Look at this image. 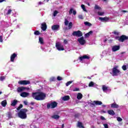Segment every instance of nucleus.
Masks as SVG:
<instances>
[{"instance_id":"nucleus-1","label":"nucleus","mask_w":128,"mask_h":128,"mask_svg":"<svg viewBox=\"0 0 128 128\" xmlns=\"http://www.w3.org/2000/svg\"><path fill=\"white\" fill-rule=\"evenodd\" d=\"M32 96L34 100H44L46 98V95L44 92H32Z\"/></svg>"},{"instance_id":"nucleus-2","label":"nucleus","mask_w":128,"mask_h":128,"mask_svg":"<svg viewBox=\"0 0 128 128\" xmlns=\"http://www.w3.org/2000/svg\"><path fill=\"white\" fill-rule=\"evenodd\" d=\"M28 112V110L26 108H24L19 111L18 112V116L22 120H26L28 118L26 112Z\"/></svg>"},{"instance_id":"nucleus-3","label":"nucleus","mask_w":128,"mask_h":128,"mask_svg":"<svg viewBox=\"0 0 128 128\" xmlns=\"http://www.w3.org/2000/svg\"><path fill=\"white\" fill-rule=\"evenodd\" d=\"M115 40H118V42H124V40H128V36H126V35H122L120 36H116L115 37Z\"/></svg>"},{"instance_id":"nucleus-4","label":"nucleus","mask_w":128,"mask_h":128,"mask_svg":"<svg viewBox=\"0 0 128 128\" xmlns=\"http://www.w3.org/2000/svg\"><path fill=\"white\" fill-rule=\"evenodd\" d=\"M58 106V102L54 101L50 103L47 104V108L50 110V108H56Z\"/></svg>"},{"instance_id":"nucleus-5","label":"nucleus","mask_w":128,"mask_h":128,"mask_svg":"<svg viewBox=\"0 0 128 128\" xmlns=\"http://www.w3.org/2000/svg\"><path fill=\"white\" fill-rule=\"evenodd\" d=\"M18 84H20L21 86H26V84H30V80H20L18 82Z\"/></svg>"},{"instance_id":"nucleus-6","label":"nucleus","mask_w":128,"mask_h":128,"mask_svg":"<svg viewBox=\"0 0 128 128\" xmlns=\"http://www.w3.org/2000/svg\"><path fill=\"white\" fill-rule=\"evenodd\" d=\"M74 36H78V38L80 36H82V32L80 30L78 31H74L72 34Z\"/></svg>"},{"instance_id":"nucleus-7","label":"nucleus","mask_w":128,"mask_h":128,"mask_svg":"<svg viewBox=\"0 0 128 128\" xmlns=\"http://www.w3.org/2000/svg\"><path fill=\"white\" fill-rule=\"evenodd\" d=\"M56 47L58 50H64V46L62 45L60 43H56Z\"/></svg>"},{"instance_id":"nucleus-8","label":"nucleus","mask_w":128,"mask_h":128,"mask_svg":"<svg viewBox=\"0 0 128 128\" xmlns=\"http://www.w3.org/2000/svg\"><path fill=\"white\" fill-rule=\"evenodd\" d=\"M113 76H116L118 74H120V71L118 69V67H114L112 68Z\"/></svg>"},{"instance_id":"nucleus-9","label":"nucleus","mask_w":128,"mask_h":128,"mask_svg":"<svg viewBox=\"0 0 128 128\" xmlns=\"http://www.w3.org/2000/svg\"><path fill=\"white\" fill-rule=\"evenodd\" d=\"M78 40L79 44H82V46H84V44L86 42L84 36H82L81 38H78Z\"/></svg>"},{"instance_id":"nucleus-10","label":"nucleus","mask_w":128,"mask_h":128,"mask_svg":"<svg viewBox=\"0 0 128 128\" xmlns=\"http://www.w3.org/2000/svg\"><path fill=\"white\" fill-rule=\"evenodd\" d=\"M18 56V54L16 53H14L10 56V62H14V58H16Z\"/></svg>"},{"instance_id":"nucleus-11","label":"nucleus","mask_w":128,"mask_h":128,"mask_svg":"<svg viewBox=\"0 0 128 128\" xmlns=\"http://www.w3.org/2000/svg\"><path fill=\"white\" fill-rule=\"evenodd\" d=\"M60 29V25L58 24H54L52 26V30H58Z\"/></svg>"},{"instance_id":"nucleus-12","label":"nucleus","mask_w":128,"mask_h":128,"mask_svg":"<svg viewBox=\"0 0 128 128\" xmlns=\"http://www.w3.org/2000/svg\"><path fill=\"white\" fill-rule=\"evenodd\" d=\"M120 46L115 45L112 47V52H116L117 50H120Z\"/></svg>"},{"instance_id":"nucleus-13","label":"nucleus","mask_w":128,"mask_h":128,"mask_svg":"<svg viewBox=\"0 0 128 128\" xmlns=\"http://www.w3.org/2000/svg\"><path fill=\"white\" fill-rule=\"evenodd\" d=\"M28 96H30V93L28 92H22L20 94V96H22V98H26Z\"/></svg>"},{"instance_id":"nucleus-14","label":"nucleus","mask_w":128,"mask_h":128,"mask_svg":"<svg viewBox=\"0 0 128 128\" xmlns=\"http://www.w3.org/2000/svg\"><path fill=\"white\" fill-rule=\"evenodd\" d=\"M79 58L80 60H90V58L86 55H84L82 56H80Z\"/></svg>"},{"instance_id":"nucleus-15","label":"nucleus","mask_w":128,"mask_h":128,"mask_svg":"<svg viewBox=\"0 0 128 128\" xmlns=\"http://www.w3.org/2000/svg\"><path fill=\"white\" fill-rule=\"evenodd\" d=\"M47 28H48V26H46V24L43 23L42 24L41 28L44 30V32L46 30Z\"/></svg>"},{"instance_id":"nucleus-16","label":"nucleus","mask_w":128,"mask_h":128,"mask_svg":"<svg viewBox=\"0 0 128 128\" xmlns=\"http://www.w3.org/2000/svg\"><path fill=\"white\" fill-rule=\"evenodd\" d=\"M26 87L22 86V87H18L17 88V92H24L26 90Z\"/></svg>"},{"instance_id":"nucleus-17","label":"nucleus","mask_w":128,"mask_h":128,"mask_svg":"<svg viewBox=\"0 0 128 128\" xmlns=\"http://www.w3.org/2000/svg\"><path fill=\"white\" fill-rule=\"evenodd\" d=\"M73 14L74 16H76V11L75 10H74V8H70L69 11V14Z\"/></svg>"},{"instance_id":"nucleus-18","label":"nucleus","mask_w":128,"mask_h":128,"mask_svg":"<svg viewBox=\"0 0 128 128\" xmlns=\"http://www.w3.org/2000/svg\"><path fill=\"white\" fill-rule=\"evenodd\" d=\"M99 20H100L101 22H108V20L110 18H108V17H104V18L100 17Z\"/></svg>"},{"instance_id":"nucleus-19","label":"nucleus","mask_w":128,"mask_h":128,"mask_svg":"<svg viewBox=\"0 0 128 128\" xmlns=\"http://www.w3.org/2000/svg\"><path fill=\"white\" fill-rule=\"evenodd\" d=\"M111 108H118L120 106L116 103H113L111 104Z\"/></svg>"},{"instance_id":"nucleus-20","label":"nucleus","mask_w":128,"mask_h":128,"mask_svg":"<svg viewBox=\"0 0 128 128\" xmlns=\"http://www.w3.org/2000/svg\"><path fill=\"white\" fill-rule=\"evenodd\" d=\"M17 104H18V100L15 99L12 102L10 106H16Z\"/></svg>"},{"instance_id":"nucleus-21","label":"nucleus","mask_w":128,"mask_h":128,"mask_svg":"<svg viewBox=\"0 0 128 128\" xmlns=\"http://www.w3.org/2000/svg\"><path fill=\"white\" fill-rule=\"evenodd\" d=\"M108 113L110 116H114V114H116V113L114 112V110H108Z\"/></svg>"},{"instance_id":"nucleus-22","label":"nucleus","mask_w":128,"mask_h":128,"mask_svg":"<svg viewBox=\"0 0 128 128\" xmlns=\"http://www.w3.org/2000/svg\"><path fill=\"white\" fill-rule=\"evenodd\" d=\"M1 104L3 108H6V104H8V102H6V100H4L2 102Z\"/></svg>"},{"instance_id":"nucleus-23","label":"nucleus","mask_w":128,"mask_h":128,"mask_svg":"<svg viewBox=\"0 0 128 128\" xmlns=\"http://www.w3.org/2000/svg\"><path fill=\"white\" fill-rule=\"evenodd\" d=\"M94 102L96 106H101V104H102V102L99 100H94Z\"/></svg>"},{"instance_id":"nucleus-24","label":"nucleus","mask_w":128,"mask_h":128,"mask_svg":"<svg viewBox=\"0 0 128 128\" xmlns=\"http://www.w3.org/2000/svg\"><path fill=\"white\" fill-rule=\"evenodd\" d=\"M70 96H64L62 98V100L66 101V100H70Z\"/></svg>"},{"instance_id":"nucleus-25","label":"nucleus","mask_w":128,"mask_h":128,"mask_svg":"<svg viewBox=\"0 0 128 128\" xmlns=\"http://www.w3.org/2000/svg\"><path fill=\"white\" fill-rule=\"evenodd\" d=\"M77 98L78 100H82V93H78L77 94Z\"/></svg>"},{"instance_id":"nucleus-26","label":"nucleus","mask_w":128,"mask_h":128,"mask_svg":"<svg viewBox=\"0 0 128 128\" xmlns=\"http://www.w3.org/2000/svg\"><path fill=\"white\" fill-rule=\"evenodd\" d=\"M78 128H84V126L82 125V122H78Z\"/></svg>"},{"instance_id":"nucleus-27","label":"nucleus","mask_w":128,"mask_h":128,"mask_svg":"<svg viewBox=\"0 0 128 128\" xmlns=\"http://www.w3.org/2000/svg\"><path fill=\"white\" fill-rule=\"evenodd\" d=\"M52 118H54V120H58L60 118V116L58 114H54L52 116Z\"/></svg>"},{"instance_id":"nucleus-28","label":"nucleus","mask_w":128,"mask_h":128,"mask_svg":"<svg viewBox=\"0 0 128 128\" xmlns=\"http://www.w3.org/2000/svg\"><path fill=\"white\" fill-rule=\"evenodd\" d=\"M39 42H40V44H44V38L40 37Z\"/></svg>"},{"instance_id":"nucleus-29","label":"nucleus","mask_w":128,"mask_h":128,"mask_svg":"<svg viewBox=\"0 0 128 128\" xmlns=\"http://www.w3.org/2000/svg\"><path fill=\"white\" fill-rule=\"evenodd\" d=\"M84 24L87 26H92V24L88 22H84Z\"/></svg>"},{"instance_id":"nucleus-30","label":"nucleus","mask_w":128,"mask_h":128,"mask_svg":"<svg viewBox=\"0 0 128 128\" xmlns=\"http://www.w3.org/2000/svg\"><path fill=\"white\" fill-rule=\"evenodd\" d=\"M112 34H114V36H120V32H117L116 30H114V32H112Z\"/></svg>"},{"instance_id":"nucleus-31","label":"nucleus","mask_w":128,"mask_h":128,"mask_svg":"<svg viewBox=\"0 0 128 128\" xmlns=\"http://www.w3.org/2000/svg\"><path fill=\"white\" fill-rule=\"evenodd\" d=\"M68 30H70L72 28V22H70L68 25Z\"/></svg>"},{"instance_id":"nucleus-32","label":"nucleus","mask_w":128,"mask_h":128,"mask_svg":"<svg viewBox=\"0 0 128 128\" xmlns=\"http://www.w3.org/2000/svg\"><path fill=\"white\" fill-rule=\"evenodd\" d=\"M34 34H35V36H40V31L36 30L34 32Z\"/></svg>"},{"instance_id":"nucleus-33","label":"nucleus","mask_w":128,"mask_h":128,"mask_svg":"<svg viewBox=\"0 0 128 128\" xmlns=\"http://www.w3.org/2000/svg\"><path fill=\"white\" fill-rule=\"evenodd\" d=\"M8 118H12V113L10 112H8Z\"/></svg>"},{"instance_id":"nucleus-34","label":"nucleus","mask_w":128,"mask_h":128,"mask_svg":"<svg viewBox=\"0 0 128 128\" xmlns=\"http://www.w3.org/2000/svg\"><path fill=\"white\" fill-rule=\"evenodd\" d=\"M94 86V82H90L89 83L88 86L92 87V86Z\"/></svg>"},{"instance_id":"nucleus-35","label":"nucleus","mask_w":128,"mask_h":128,"mask_svg":"<svg viewBox=\"0 0 128 128\" xmlns=\"http://www.w3.org/2000/svg\"><path fill=\"white\" fill-rule=\"evenodd\" d=\"M94 9L100 10H102V8L98 6V5H95Z\"/></svg>"},{"instance_id":"nucleus-36","label":"nucleus","mask_w":128,"mask_h":128,"mask_svg":"<svg viewBox=\"0 0 128 128\" xmlns=\"http://www.w3.org/2000/svg\"><path fill=\"white\" fill-rule=\"evenodd\" d=\"M82 8L84 10V12H86V7L84 6V5L82 4L81 5Z\"/></svg>"},{"instance_id":"nucleus-37","label":"nucleus","mask_w":128,"mask_h":128,"mask_svg":"<svg viewBox=\"0 0 128 128\" xmlns=\"http://www.w3.org/2000/svg\"><path fill=\"white\" fill-rule=\"evenodd\" d=\"M23 106L22 104H20L18 108H17L16 110H20V108H22Z\"/></svg>"},{"instance_id":"nucleus-38","label":"nucleus","mask_w":128,"mask_h":128,"mask_svg":"<svg viewBox=\"0 0 128 128\" xmlns=\"http://www.w3.org/2000/svg\"><path fill=\"white\" fill-rule=\"evenodd\" d=\"M102 90L104 92H105V90H108V87L104 85L102 86Z\"/></svg>"},{"instance_id":"nucleus-39","label":"nucleus","mask_w":128,"mask_h":128,"mask_svg":"<svg viewBox=\"0 0 128 128\" xmlns=\"http://www.w3.org/2000/svg\"><path fill=\"white\" fill-rule=\"evenodd\" d=\"M72 84V81H69L67 82L66 83V86H70V84Z\"/></svg>"},{"instance_id":"nucleus-40","label":"nucleus","mask_w":128,"mask_h":128,"mask_svg":"<svg viewBox=\"0 0 128 128\" xmlns=\"http://www.w3.org/2000/svg\"><path fill=\"white\" fill-rule=\"evenodd\" d=\"M57 14H58V10L54 11V12L53 13L54 16H56Z\"/></svg>"},{"instance_id":"nucleus-41","label":"nucleus","mask_w":128,"mask_h":128,"mask_svg":"<svg viewBox=\"0 0 128 128\" xmlns=\"http://www.w3.org/2000/svg\"><path fill=\"white\" fill-rule=\"evenodd\" d=\"M12 10L10 9L8 10L6 13V15L8 16L9 14H12Z\"/></svg>"},{"instance_id":"nucleus-42","label":"nucleus","mask_w":128,"mask_h":128,"mask_svg":"<svg viewBox=\"0 0 128 128\" xmlns=\"http://www.w3.org/2000/svg\"><path fill=\"white\" fill-rule=\"evenodd\" d=\"M68 20H66V19H65V22H64V24H65V26H68Z\"/></svg>"},{"instance_id":"nucleus-43","label":"nucleus","mask_w":128,"mask_h":128,"mask_svg":"<svg viewBox=\"0 0 128 128\" xmlns=\"http://www.w3.org/2000/svg\"><path fill=\"white\" fill-rule=\"evenodd\" d=\"M78 18H80V20H84V16L82 15H78Z\"/></svg>"},{"instance_id":"nucleus-44","label":"nucleus","mask_w":128,"mask_h":128,"mask_svg":"<svg viewBox=\"0 0 128 128\" xmlns=\"http://www.w3.org/2000/svg\"><path fill=\"white\" fill-rule=\"evenodd\" d=\"M122 69L123 70H126V66L124 65L122 66Z\"/></svg>"},{"instance_id":"nucleus-45","label":"nucleus","mask_w":128,"mask_h":128,"mask_svg":"<svg viewBox=\"0 0 128 128\" xmlns=\"http://www.w3.org/2000/svg\"><path fill=\"white\" fill-rule=\"evenodd\" d=\"M98 16H104V12H98Z\"/></svg>"},{"instance_id":"nucleus-46","label":"nucleus","mask_w":128,"mask_h":128,"mask_svg":"<svg viewBox=\"0 0 128 128\" xmlns=\"http://www.w3.org/2000/svg\"><path fill=\"white\" fill-rule=\"evenodd\" d=\"M4 78H4V76H0V80H1V82H2V80H4Z\"/></svg>"},{"instance_id":"nucleus-47","label":"nucleus","mask_w":128,"mask_h":128,"mask_svg":"<svg viewBox=\"0 0 128 128\" xmlns=\"http://www.w3.org/2000/svg\"><path fill=\"white\" fill-rule=\"evenodd\" d=\"M117 120H118V122H122V118H120V117H118Z\"/></svg>"},{"instance_id":"nucleus-48","label":"nucleus","mask_w":128,"mask_h":128,"mask_svg":"<svg viewBox=\"0 0 128 128\" xmlns=\"http://www.w3.org/2000/svg\"><path fill=\"white\" fill-rule=\"evenodd\" d=\"M57 80H62V78L60 76H58L57 77Z\"/></svg>"},{"instance_id":"nucleus-49","label":"nucleus","mask_w":128,"mask_h":128,"mask_svg":"<svg viewBox=\"0 0 128 128\" xmlns=\"http://www.w3.org/2000/svg\"><path fill=\"white\" fill-rule=\"evenodd\" d=\"M68 40H64V44H68Z\"/></svg>"},{"instance_id":"nucleus-50","label":"nucleus","mask_w":128,"mask_h":128,"mask_svg":"<svg viewBox=\"0 0 128 128\" xmlns=\"http://www.w3.org/2000/svg\"><path fill=\"white\" fill-rule=\"evenodd\" d=\"M104 128H108V125L106 124H104Z\"/></svg>"},{"instance_id":"nucleus-51","label":"nucleus","mask_w":128,"mask_h":128,"mask_svg":"<svg viewBox=\"0 0 128 128\" xmlns=\"http://www.w3.org/2000/svg\"><path fill=\"white\" fill-rule=\"evenodd\" d=\"M78 90H80V88H75L73 90L74 92H78Z\"/></svg>"},{"instance_id":"nucleus-52","label":"nucleus","mask_w":128,"mask_h":128,"mask_svg":"<svg viewBox=\"0 0 128 128\" xmlns=\"http://www.w3.org/2000/svg\"><path fill=\"white\" fill-rule=\"evenodd\" d=\"M3 40H2V36H0V42H2Z\"/></svg>"},{"instance_id":"nucleus-53","label":"nucleus","mask_w":128,"mask_h":128,"mask_svg":"<svg viewBox=\"0 0 128 128\" xmlns=\"http://www.w3.org/2000/svg\"><path fill=\"white\" fill-rule=\"evenodd\" d=\"M85 38H88V36H90V34L88 33H87L86 34H85Z\"/></svg>"},{"instance_id":"nucleus-54","label":"nucleus","mask_w":128,"mask_h":128,"mask_svg":"<svg viewBox=\"0 0 128 128\" xmlns=\"http://www.w3.org/2000/svg\"><path fill=\"white\" fill-rule=\"evenodd\" d=\"M78 116H80V114H74L75 118H78Z\"/></svg>"},{"instance_id":"nucleus-55","label":"nucleus","mask_w":128,"mask_h":128,"mask_svg":"<svg viewBox=\"0 0 128 128\" xmlns=\"http://www.w3.org/2000/svg\"><path fill=\"white\" fill-rule=\"evenodd\" d=\"M100 120H106V118H104V117L103 116H101Z\"/></svg>"},{"instance_id":"nucleus-56","label":"nucleus","mask_w":128,"mask_h":128,"mask_svg":"<svg viewBox=\"0 0 128 128\" xmlns=\"http://www.w3.org/2000/svg\"><path fill=\"white\" fill-rule=\"evenodd\" d=\"M92 32H92V30H90L88 32V34H89L90 36V34H92Z\"/></svg>"},{"instance_id":"nucleus-57","label":"nucleus","mask_w":128,"mask_h":128,"mask_svg":"<svg viewBox=\"0 0 128 128\" xmlns=\"http://www.w3.org/2000/svg\"><path fill=\"white\" fill-rule=\"evenodd\" d=\"M24 104H25V106H28V102L27 101H24Z\"/></svg>"},{"instance_id":"nucleus-58","label":"nucleus","mask_w":128,"mask_h":128,"mask_svg":"<svg viewBox=\"0 0 128 128\" xmlns=\"http://www.w3.org/2000/svg\"><path fill=\"white\" fill-rule=\"evenodd\" d=\"M122 12H128V11L126 10H122Z\"/></svg>"},{"instance_id":"nucleus-59","label":"nucleus","mask_w":128,"mask_h":128,"mask_svg":"<svg viewBox=\"0 0 128 128\" xmlns=\"http://www.w3.org/2000/svg\"><path fill=\"white\" fill-rule=\"evenodd\" d=\"M42 2H40L38 3V6H40V4H42Z\"/></svg>"},{"instance_id":"nucleus-60","label":"nucleus","mask_w":128,"mask_h":128,"mask_svg":"<svg viewBox=\"0 0 128 128\" xmlns=\"http://www.w3.org/2000/svg\"><path fill=\"white\" fill-rule=\"evenodd\" d=\"M32 128H38L37 126H36V125H33V126H32Z\"/></svg>"},{"instance_id":"nucleus-61","label":"nucleus","mask_w":128,"mask_h":128,"mask_svg":"<svg viewBox=\"0 0 128 128\" xmlns=\"http://www.w3.org/2000/svg\"><path fill=\"white\" fill-rule=\"evenodd\" d=\"M30 104H32V106H34V102H30Z\"/></svg>"},{"instance_id":"nucleus-62","label":"nucleus","mask_w":128,"mask_h":128,"mask_svg":"<svg viewBox=\"0 0 128 128\" xmlns=\"http://www.w3.org/2000/svg\"><path fill=\"white\" fill-rule=\"evenodd\" d=\"M64 128V124H62L61 128Z\"/></svg>"},{"instance_id":"nucleus-63","label":"nucleus","mask_w":128,"mask_h":128,"mask_svg":"<svg viewBox=\"0 0 128 128\" xmlns=\"http://www.w3.org/2000/svg\"><path fill=\"white\" fill-rule=\"evenodd\" d=\"M6 0H0V2H4Z\"/></svg>"},{"instance_id":"nucleus-64","label":"nucleus","mask_w":128,"mask_h":128,"mask_svg":"<svg viewBox=\"0 0 128 128\" xmlns=\"http://www.w3.org/2000/svg\"><path fill=\"white\" fill-rule=\"evenodd\" d=\"M26 90H30V88H26Z\"/></svg>"}]
</instances>
